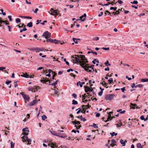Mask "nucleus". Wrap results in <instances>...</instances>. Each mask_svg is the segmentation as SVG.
<instances>
[{
  "label": "nucleus",
  "instance_id": "obj_1",
  "mask_svg": "<svg viewBox=\"0 0 148 148\" xmlns=\"http://www.w3.org/2000/svg\"><path fill=\"white\" fill-rule=\"evenodd\" d=\"M81 58V60L82 61V65L81 64L80 66L84 68V69L86 71L91 72L92 70L89 69V64H87V63L88 62L87 60L85 58V56L84 55H80Z\"/></svg>",
  "mask_w": 148,
  "mask_h": 148
},
{
  "label": "nucleus",
  "instance_id": "obj_2",
  "mask_svg": "<svg viewBox=\"0 0 148 148\" xmlns=\"http://www.w3.org/2000/svg\"><path fill=\"white\" fill-rule=\"evenodd\" d=\"M79 57V55H75L71 57V61L74 64L76 63L77 64H79L80 65H82V61L81 60V56Z\"/></svg>",
  "mask_w": 148,
  "mask_h": 148
},
{
  "label": "nucleus",
  "instance_id": "obj_3",
  "mask_svg": "<svg viewBox=\"0 0 148 148\" xmlns=\"http://www.w3.org/2000/svg\"><path fill=\"white\" fill-rule=\"evenodd\" d=\"M51 34L48 31H46L42 35V37H44L47 40L48 38H49Z\"/></svg>",
  "mask_w": 148,
  "mask_h": 148
},
{
  "label": "nucleus",
  "instance_id": "obj_4",
  "mask_svg": "<svg viewBox=\"0 0 148 148\" xmlns=\"http://www.w3.org/2000/svg\"><path fill=\"white\" fill-rule=\"evenodd\" d=\"M114 95L112 94L106 95L105 97V98L107 100H112L114 98Z\"/></svg>",
  "mask_w": 148,
  "mask_h": 148
},
{
  "label": "nucleus",
  "instance_id": "obj_5",
  "mask_svg": "<svg viewBox=\"0 0 148 148\" xmlns=\"http://www.w3.org/2000/svg\"><path fill=\"white\" fill-rule=\"evenodd\" d=\"M85 90L86 92H92L93 89L92 88H89L86 86L85 87Z\"/></svg>",
  "mask_w": 148,
  "mask_h": 148
},
{
  "label": "nucleus",
  "instance_id": "obj_6",
  "mask_svg": "<svg viewBox=\"0 0 148 148\" xmlns=\"http://www.w3.org/2000/svg\"><path fill=\"white\" fill-rule=\"evenodd\" d=\"M3 23H5V24L6 25L9 24V22H8V23H6L5 21H3L1 18H0V27H1L2 26V25H1V24H2Z\"/></svg>",
  "mask_w": 148,
  "mask_h": 148
},
{
  "label": "nucleus",
  "instance_id": "obj_7",
  "mask_svg": "<svg viewBox=\"0 0 148 148\" xmlns=\"http://www.w3.org/2000/svg\"><path fill=\"white\" fill-rule=\"evenodd\" d=\"M124 11V9H123V8H121V9H119L117 11H116L115 12H113L112 14H114V15L117 14H119L120 12L119 11Z\"/></svg>",
  "mask_w": 148,
  "mask_h": 148
},
{
  "label": "nucleus",
  "instance_id": "obj_8",
  "mask_svg": "<svg viewBox=\"0 0 148 148\" xmlns=\"http://www.w3.org/2000/svg\"><path fill=\"white\" fill-rule=\"evenodd\" d=\"M23 97L24 99V100L26 101H29V96L26 94H23Z\"/></svg>",
  "mask_w": 148,
  "mask_h": 148
},
{
  "label": "nucleus",
  "instance_id": "obj_9",
  "mask_svg": "<svg viewBox=\"0 0 148 148\" xmlns=\"http://www.w3.org/2000/svg\"><path fill=\"white\" fill-rule=\"evenodd\" d=\"M57 136H58V137H61L62 138H64L66 137V136H64V134H62L61 133H57Z\"/></svg>",
  "mask_w": 148,
  "mask_h": 148
},
{
  "label": "nucleus",
  "instance_id": "obj_10",
  "mask_svg": "<svg viewBox=\"0 0 148 148\" xmlns=\"http://www.w3.org/2000/svg\"><path fill=\"white\" fill-rule=\"evenodd\" d=\"M55 58H53V56H51L50 58H48V60L51 63H53L55 60Z\"/></svg>",
  "mask_w": 148,
  "mask_h": 148
},
{
  "label": "nucleus",
  "instance_id": "obj_11",
  "mask_svg": "<svg viewBox=\"0 0 148 148\" xmlns=\"http://www.w3.org/2000/svg\"><path fill=\"white\" fill-rule=\"evenodd\" d=\"M21 76L22 77H24L25 78H29V75L27 74V73H22V74Z\"/></svg>",
  "mask_w": 148,
  "mask_h": 148
},
{
  "label": "nucleus",
  "instance_id": "obj_12",
  "mask_svg": "<svg viewBox=\"0 0 148 148\" xmlns=\"http://www.w3.org/2000/svg\"><path fill=\"white\" fill-rule=\"evenodd\" d=\"M127 142V141L126 140H125V141H123V140L122 139H121L120 140V143L123 146L125 145V143Z\"/></svg>",
  "mask_w": 148,
  "mask_h": 148
},
{
  "label": "nucleus",
  "instance_id": "obj_13",
  "mask_svg": "<svg viewBox=\"0 0 148 148\" xmlns=\"http://www.w3.org/2000/svg\"><path fill=\"white\" fill-rule=\"evenodd\" d=\"M59 81L58 80V79H57L56 81V82H53V83H52V84H50L49 85H52V86H54V88H56V87L55 86H56V85L57 84L58 82H59Z\"/></svg>",
  "mask_w": 148,
  "mask_h": 148
},
{
  "label": "nucleus",
  "instance_id": "obj_14",
  "mask_svg": "<svg viewBox=\"0 0 148 148\" xmlns=\"http://www.w3.org/2000/svg\"><path fill=\"white\" fill-rule=\"evenodd\" d=\"M48 145H50L51 146V147L53 148H54L55 147H57V146L56 145V144H54L53 143H51L50 144H49Z\"/></svg>",
  "mask_w": 148,
  "mask_h": 148
},
{
  "label": "nucleus",
  "instance_id": "obj_15",
  "mask_svg": "<svg viewBox=\"0 0 148 148\" xmlns=\"http://www.w3.org/2000/svg\"><path fill=\"white\" fill-rule=\"evenodd\" d=\"M49 131L52 134L56 136H57V133L56 132L53 131L52 130H49Z\"/></svg>",
  "mask_w": 148,
  "mask_h": 148
},
{
  "label": "nucleus",
  "instance_id": "obj_16",
  "mask_svg": "<svg viewBox=\"0 0 148 148\" xmlns=\"http://www.w3.org/2000/svg\"><path fill=\"white\" fill-rule=\"evenodd\" d=\"M72 122L74 125H76V124L79 125L80 124V122L77 121H72Z\"/></svg>",
  "mask_w": 148,
  "mask_h": 148
},
{
  "label": "nucleus",
  "instance_id": "obj_17",
  "mask_svg": "<svg viewBox=\"0 0 148 148\" xmlns=\"http://www.w3.org/2000/svg\"><path fill=\"white\" fill-rule=\"evenodd\" d=\"M79 84H80V87H82V85L84 84L85 83L84 82H82L81 83L80 81H79L77 83V86H79Z\"/></svg>",
  "mask_w": 148,
  "mask_h": 148
},
{
  "label": "nucleus",
  "instance_id": "obj_18",
  "mask_svg": "<svg viewBox=\"0 0 148 148\" xmlns=\"http://www.w3.org/2000/svg\"><path fill=\"white\" fill-rule=\"evenodd\" d=\"M77 117L80 118L81 121H86V119L85 118H83L82 116H77Z\"/></svg>",
  "mask_w": 148,
  "mask_h": 148
},
{
  "label": "nucleus",
  "instance_id": "obj_19",
  "mask_svg": "<svg viewBox=\"0 0 148 148\" xmlns=\"http://www.w3.org/2000/svg\"><path fill=\"white\" fill-rule=\"evenodd\" d=\"M22 138L23 141V142H25L27 140V139H28V137L27 136L24 135L23 136Z\"/></svg>",
  "mask_w": 148,
  "mask_h": 148
},
{
  "label": "nucleus",
  "instance_id": "obj_20",
  "mask_svg": "<svg viewBox=\"0 0 148 148\" xmlns=\"http://www.w3.org/2000/svg\"><path fill=\"white\" fill-rule=\"evenodd\" d=\"M53 42H54L56 44L60 43L61 44H63L62 43H61L60 41L57 40L56 39H55L54 40Z\"/></svg>",
  "mask_w": 148,
  "mask_h": 148
},
{
  "label": "nucleus",
  "instance_id": "obj_21",
  "mask_svg": "<svg viewBox=\"0 0 148 148\" xmlns=\"http://www.w3.org/2000/svg\"><path fill=\"white\" fill-rule=\"evenodd\" d=\"M131 105L132 106V108L134 109H135L136 108H138V107L137 106V105L136 104L131 103Z\"/></svg>",
  "mask_w": 148,
  "mask_h": 148
},
{
  "label": "nucleus",
  "instance_id": "obj_22",
  "mask_svg": "<svg viewBox=\"0 0 148 148\" xmlns=\"http://www.w3.org/2000/svg\"><path fill=\"white\" fill-rule=\"evenodd\" d=\"M43 79L45 82V83H46V82H49V83H50L51 82L50 80L47 77L44 78Z\"/></svg>",
  "mask_w": 148,
  "mask_h": 148
},
{
  "label": "nucleus",
  "instance_id": "obj_23",
  "mask_svg": "<svg viewBox=\"0 0 148 148\" xmlns=\"http://www.w3.org/2000/svg\"><path fill=\"white\" fill-rule=\"evenodd\" d=\"M117 112H119L120 114H124L125 112V111L123 110V111H122L121 109H119V110H118L117 111Z\"/></svg>",
  "mask_w": 148,
  "mask_h": 148
},
{
  "label": "nucleus",
  "instance_id": "obj_24",
  "mask_svg": "<svg viewBox=\"0 0 148 148\" xmlns=\"http://www.w3.org/2000/svg\"><path fill=\"white\" fill-rule=\"evenodd\" d=\"M111 115L110 114V115L108 116V117L107 118V120L106 121H105L106 122H107L108 121L110 120H111Z\"/></svg>",
  "mask_w": 148,
  "mask_h": 148
},
{
  "label": "nucleus",
  "instance_id": "obj_25",
  "mask_svg": "<svg viewBox=\"0 0 148 148\" xmlns=\"http://www.w3.org/2000/svg\"><path fill=\"white\" fill-rule=\"evenodd\" d=\"M33 26V23L32 22H30L28 23L27 25V26L29 27H31Z\"/></svg>",
  "mask_w": 148,
  "mask_h": 148
},
{
  "label": "nucleus",
  "instance_id": "obj_26",
  "mask_svg": "<svg viewBox=\"0 0 148 148\" xmlns=\"http://www.w3.org/2000/svg\"><path fill=\"white\" fill-rule=\"evenodd\" d=\"M44 72H45V71H44ZM48 72H49V73L50 74L51 73H52V74H53V73H54V71H53L49 69V70H48L47 71H45L46 73H47Z\"/></svg>",
  "mask_w": 148,
  "mask_h": 148
},
{
  "label": "nucleus",
  "instance_id": "obj_27",
  "mask_svg": "<svg viewBox=\"0 0 148 148\" xmlns=\"http://www.w3.org/2000/svg\"><path fill=\"white\" fill-rule=\"evenodd\" d=\"M137 147L138 148H142L143 147L141 145V144L140 143H138L137 144Z\"/></svg>",
  "mask_w": 148,
  "mask_h": 148
},
{
  "label": "nucleus",
  "instance_id": "obj_28",
  "mask_svg": "<svg viewBox=\"0 0 148 148\" xmlns=\"http://www.w3.org/2000/svg\"><path fill=\"white\" fill-rule=\"evenodd\" d=\"M141 81L142 82H148V79L145 78L143 79H141Z\"/></svg>",
  "mask_w": 148,
  "mask_h": 148
},
{
  "label": "nucleus",
  "instance_id": "obj_29",
  "mask_svg": "<svg viewBox=\"0 0 148 148\" xmlns=\"http://www.w3.org/2000/svg\"><path fill=\"white\" fill-rule=\"evenodd\" d=\"M72 104L73 105H77L78 104V102L77 101L73 99L72 101Z\"/></svg>",
  "mask_w": 148,
  "mask_h": 148
},
{
  "label": "nucleus",
  "instance_id": "obj_30",
  "mask_svg": "<svg viewBox=\"0 0 148 148\" xmlns=\"http://www.w3.org/2000/svg\"><path fill=\"white\" fill-rule=\"evenodd\" d=\"M22 131L23 132H29V130H28V128L27 127H26L25 128H23L22 129Z\"/></svg>",
  "mask_w": 148,
  "mask_h": 148
},
{
  "label": "nucleus",
  "instance_id": "obj_31",
  "mask_svg": "<svg viewBox=\"0 0 148 148\" xmlns=\"http://www.w3.org/2000/svg\"><path fill=\"white\" fill-rule=\"evenodd\" d=\"M54 40L53 39L50 38V39H47V42H51L53 43L54 42Z\"/></svg>",
  "mask_w": 148,
  "mask_h": 148
},
{
  "label": "nucleus",
  "instance_id": "obj_32",
  "mask_svg": "<svg viewBox=\"0 0 148 148\" xmlns=\"http://www.w3.org/2000/svg\"><path fill=\"white\" fill-rule=\"evenodd\" d=\"M110 134L112 136H113L114 135L116 136L117 135V133H115L114 132L112 133H110Z\"/></svg>",
  "mask_w": 148,
  "mask_h": 148
},
{
  "label": "nucleus",
  "instance_id": "obj_33",
  "mask_svg": "<svg viewBox=\"0 0 148 148\" xmlns=\"http://www.w3.org/2000/svg\"><path fill=\"white\" fill-rule=\"evenodd\" d=\"M101 84H102L104 86H106L105 85L107 86L108 84V83H106L104 81H103V82H101Z\"/></svg>",
  "mask_w": 148,
  "mask_h": 148
},
{
  "label": "nucleus",
  "instance_id": "obj_34",
  "mask_svg": "<svg viewBox=\"0 0 148 148\" xmlns=\"http://www.w3.org/2000/svg\"><path fill=\"white\" fill-rule=\"evenodd\" d=\"M42 119L43 120H44L45 119H47V116L45 115H43L42 116Z\"/></svg>",
  "mask_w": 148,
  "mask_h": 148
},
{
  "label": "nucleus",
  "instance_id": "obj_35",
  "mask_svg": "<svg viewBox=\"0 0 148 148\" xmlns=\"http://www.w3.org/2000/svg\"><path fill=\"white\" fill-rule=\"evenodd\" d=\"M127 125L128 127L130 128L132 125V123L131 122H129L128 123Z\"/></svg>",
  "mask_w": 148,
  "mask_h": 148
},
{
  "label": "nucleus",
  "instance_id": "obj_36",
  "mask_svg": "<svg viewBox=\"0 0 148 148\" xmlns=\"http://www.w3.org/2000/svg\"><path fill=\"white\" fill-rule=\"evenodd\" d=\"M27 141L28 142L27 143V145H30L31 144V140L30 139L28 138L27 139Z\"/></svg>",
  "mask_w": 148,
  "mask_h": 148
},
{
  "label": "nucleus",
  "instance_id": "obj_37",
  "mask_svg": "<svg viewBox=\"0 0 148 148\" xmlns=\"http://www.w3.org/2000/svg\"><path fill=\"white\" fill-rule=\"evenodd\" d=\"M117 9V7H111L110 8V10H114V11H116V9Z\"/></svg>",
  "mask_w": 148,
  "mask_h": 148
},
{
  "label": "nucleus",
  "instance_id": "obj_38",
  "mask_svg": "<svg viewBox=\"0 0 148 148\" xmlns=\"http://www.w3.org/2000/svg\"><path fill=\"white\" fill-rule=\"evenodd\" d=\"M105 64L107 66H110L111 65L110 64H109V61L108 60H107L106 62L105 63Z\"/></svg>",
  "mask_w": 148,
  "mask_h": 148
},
{
  "label": "nucleus",
  "instance_id": "obj_39",
  "mask_svg": "<svg viewBox=\"0 0 148 148\" xmlns=\"http://www.w3.org/2000/svg\"><path fill=\"white\" fill-rule=\"evenodd\" d=\"M14 143L12 142H11V148H14Z\"/></svg>",
  "mask_w": 148,
  "mask_h": 148
},
{
  "label": "nucleus",
  "instance_id": "obj_40",
  "mask_svg": "<svg viewBox=\"0 0 148 148\" xmlns=\"http://www.w3.org/2000/svg\"><path fill=\"white\" fill-rule=\"evenodd\" d=\"M73 41L75 42V43H78V41L76 39L73 38Z\"/></svg>",
  "mask_w": 148,
  "mask_h": 148
},
{
  "label": "nucleus",
  "instance_id": "obj_41",
  "mask_svg": "<svg viewBox=\"0 0 148 148\" xmlns=\"http://www.w3.org/2000/svg\"><path fill=\"white\" fill-rule=\"evenodd\" d=\"M132 4H138V2L137 1L134 0L133 2H131L130 3Z\"/></svg>",
  "mask_w": 148,
  "mask_h": 148
},
{
  "label": "nucleus",
  "instance_id": "obj_42",
  "mask_svg": "<svg viewBox=\"0 0 148 148\" xmlns=\"http://www.w3.org/2000/svg\"><path fill=\"white\" fill-rule=\"evenodd\" d=\"M16 22L17 23H20L21 22V20L19 18H17L16 20Z\"/></svg>",
  "mask_w": 148,
  "mask_h": 148
},
{
  "label": "nucleus",
  "instance_id": "obj_43",
  "mask_svg": "<svg viewBox=\"0 0 148 148\" xmlns=\"http://www.w3.org/2000/svg\"><path fill=\"white\" fill-rule=\"evenodd\" d=\"M108 82L110 84L111 82H112L113 81V79L112 78H110L108 81Z\"/></svg>",
  "mask_w": 148,
  "mask_h": 148
},
{
  "label": "nucleus",
  "instance_id": "obj_44",
  "mask_svg": "<svg viewBox=\"0 0 148 148\" xmlns=\"http://www.w3.org/2000/svg\"><path fill=\"white\" fill-rule=\"evenodd\" d=\"M12 82L11 81H9L8 80H7L5 82V84H6L7 85H8L10 83H11Z\"/></svg>",
  "mask_w": 148,
  "mask_h": 148
},
{
  "label": "nucleus",
  "instance_id": "obj_45",
  "mask_svg": "<svg viewBox=\"0 0 148 148\" xmlns=\"http://www.w3.org/2000/svg\"><path fill=\"white\" fill-rule=\"evenodd\" d=\"M93 127L95 128V129H97L98 128V126L97 125L95 124V123H93V125H92Z\"/></svg>",
  "mask_w": 148,
  "mask_h": 148
},
{
  "label": "nucleus",
  "instance_id": "obj_46",
  "mask_svg": "<svg viewBox=\"0 0 148 148\" xmlns=\"http://www.w3.org/2000/svg\"><path fill=\"white\" fill-rule=\"evenodd\" d=\"M54 90H55V92L54 93V95H57V97H58V91L56 90L55 89Z\"/></svg>",
  "mask_w": 148,
  "mask_h": 148
},
{
  "label": "nucleus",
  "instance_id": "obj_47",
  "mask_svg": "<svg viewBox=\"0 0 148 148\" xmlns=\"http://www.w3.org/2000/svg\"><path fill=\"white\" fill-rule=\"evenodd\" d=\"M107 13H108L109 14H110V16H112V15L111 14V13L110 12H109L108 10H106V12H105V16L106 15Z\"/></svg>",
  "mask_w": 148,
  "mask_h": 148
},
{
  "label": "nucleus",
  "instance_id": "obj_48",
  "mask_svg": "<svg viewBox=\"0 0 148 148\" xmlns=\"http://www.w3.org/2000/svg\"><path fill=\"white\" fill-rule=\"evenodd\" d=\"M135 84L134 83H133L131 85V87L132 88H136V86Z\"/></svg>",
  "mask_w": 148,
  "mask_h": 148
},
{
  "label": "nucleus",
  "instance_id": "obj_49",
  "mask_svg": "<svg viewBox=\"0 0 148 148\" xmlns=\"http://www.w3.org/2000/svg\"><path fill=\"white\" fill-rule=\"evenodd\" d=\"M28 89L29 91H32V92L33 90V88L32 87H29L28 88Z\"/></svg>",
  "mask_w": 148,
  "mask_h": 148
},
{
  "label": "nucleus",
  "instance_id": "obj_50",
  "mask_svg": "<svg viewBox=\"0 0 148 148\" xmlns=\"http://www.w3.org/2000/svg\"><path fill=\"white\" fill-rule=\"evenodd\" d=\"M84 17L83 16V15H82V16H80L79 17V18L82 19V20H81V21H84V20H85V18H84L83 19H82V18H83Z\"/></svg>",
  "mask_w": 148,
  "mask_h": 148
},
{
  "label": "nucleus",
  "instance_id": "obj_51",
  "mask_svg": "<svg viewBox=\"0 0 148 148\" xmlns=\"http://www.w3.org/2000/svg\"><path fill=\"white\" fill-rule=\"evenodd\" d=\"M121 64H123L124 66H128V67L130 66V65L128 64H124V63H123L122 61H121Z\"/></svg>",
  "mask_w": 148,
  "mask_h": 148
},
{
  "label": "nucleus",
  "instance_id": "obj_52",
  "mask_svg": "<svg viewBox=\"0 0 148 148\" xmlns=\"http://www.w3.org/2000/svg\"><path fill=\"white\" fill-rule=\"evenodd\" d=\"M35 104L33 102V101H32L29 104V105L30 106H32L34 105Z\"/></svg>",
  "mask_w": 148,
  "mask_h": 148
},
{
  "label": "nucleus",
  "instance_id": "obj_53",
  "mask_svg": "<svg viewBox=\"0 0 148 148\" xmlns=\"http://www.w3.org/2000/svg\"><path fill=\"white\" fill-rule=\"evenodd\" d=\"M140 119L142 120H144L145 121V118H144V116L143 115H142L140 117Z\"/></svg>",
  "mask_w": 148,
  "mask_h": 148
},
{
  "label": "nucleus",
  "instance_id": "obj_54",
  "mask_svg": "<svg viewBox=\"0 0 148 148\" xmlns=\"http://www.w3.org/2000/svg\"><path fill=\"white\" fill-rule=\"evenodd\" d=\"M136 87H138L140 88L142 87L143 86V85L141 84H139L136 86Z\"/></svg>",
  "mask_w": 148,
  "mask_h": 148
},
{
  "label": "nucleus",
  "instance_id": "obj_55",
  "mask_svg": "<svg viewBox=\"0 0 148 148\" xmlns=\"http://www.w3.org/2000/svg\"><path fill=\"white\" fill-rule=\"evenodd\" d=\"M75 127H76V128L77 130H78L80 129L81 127V125H79L78 126H77V125H75Z\"/></svg>",
  "mask_w": 148,
  "mask_h": 148
},
{
  "label": "nucleus",
  "instance_id": "obj_56",
  "mask_svg": "<svg viewBox=\"0 0 148 148\" xmlns=\"http://www.w3.org/2000/svg\"><path fill=\"white\" fill-rule=\"evenodd\" d=\"M32 17L30 16H25V17H24V18H27V19H31Z\"/></svg>",
  "mask_w": 148,
  "mask_h": 148
},
{
  "label": "nucleus",
  "instance_id": "obj_57",
  "mask_svg": "<svg viewBox=\"0 0 148 148\" xmlns=\"http://www.w3.org/2000/svg\"><path fill=\"white\" fill-rule=\"evenodd\" d=\"M111 4V3H110L109 2H108V3L107 4H103V6H108L109 4Z\"/></svg>",
  "mask_w": 148,
  "mask_h": 148
},
{
  "label": "nucleus",
  "instance_id": "obj_58",
  "mask_svg": "<svg viewBox=\"0 0 148 148\" xmlns=\"http://www.w3.org/2000/svg\"><path fill=\"white\" fill-rule=\"evenodd\" d=\"M58 11V10H54L52 12H53V13L54 14H58V13H57Z\"/></svg>",
  "mask_w": 148,
  "mask_h": 148
},
{
  "label": "nucleus",
  "instance_id": "obj_59",
  "mask_svg": "<svg viewBox=\"0 0 148 148\" xmlns=\"http://www.w3.org/2000/svg\"><path fill=\"white\" fill-rule=\"evenodd\" d=\"M103 91H101L98 93V95L100 96H101L102 95Z\"/></svg>",
  "mask_w": 148,
  "mask_h": 148
},
{
  "label": "nucleus",
  "instance_id": "obj_60",
  "mask_svg": "<svg viewBox=\"0 0 148 148\" xmlns=\"http://www.w3.org/2000/svg\"><path fill=\"white\" fill-rule=\"evenodd\" d=\"M102 49L104 50L107 51V50H109V48L103 47L102 48Z\"/></svg>",
  "mask_w": 148,
  "mask_h": 148
},
{
  "label": "nucleus",
  "instance_id": "obj_61",
  "mask_svg": "<svg viewBox=\"0 0 148 148\" xmlns=\"http://www.w3.org/2000/svg\"><path fill=\"white\" fill-rule=\"evenodd\" d=\"M111 142L112 143L114 144L116 143V141L115 140L112 139L111 140Z\"/></svg>",
  "mask_w": 148,
  "mask_h": 148
},
{
  "label": "nucleus",
  "instance_id": "obj_62",
  "mask_svg": "<svg viewBox=\"0 0 148 148\" xmlns=\"http://www.w3.org/2000/svg\"><path fill=\"white\" fill-rule=\"evenodd\" d=\"M113 1H112V3H111V4H112V5H113V4H116V3H117V2H115L114 1H115V0H113Z\"/></svg>",
  "mask_w": 148,
  "mask_h": 148
},
{
  "label": "nucleus",
  "instance_id": "obj_63",
  "mask_svg": "<svg viewBox=\"0 0 148 148\" xmlns=\"http://www.w3.org/2000/svg\"><path fill=\"white\" fill-rule=\"evenodd\" d=\"M72 96L75 98H77V95L74 93L72 94Z\"/></svg>",
  "mask_w": 148,
  "mask_h": 148
},
{
  "label": "nucleus",
  "instance_id": "obj_64",
  "mask_svg": "<svg viewBox=\"0 0 148 148\" xmlns=\"http://www.w3.org/2000/svg\"><path fill=\"white\" fill-rule=\"evenodd\" d=\"M85 106L86 107V108L87 109L88 108H90L91 107V106L90 105H89V104H88V105H86Z\"/></svg>",
  "mask_w": 148,
  "mask_h": 148
}]
</instances>
